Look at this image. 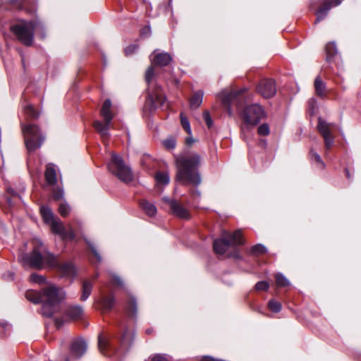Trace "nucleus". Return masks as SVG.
<instances>
[{
    "instance_id": "obj_28",
    "label": "nucleus",
    "mask_w": 361,
    "mask_h": 361,
    "mask_svg": "<svg viewBox=\"0 0 361 361\" xmlns=\"http://www.w3.org/2000/svg\"><path fill=\"white\" fill-rule=\"evenodd\" d=\"M133 330L126 329L121 338L122 344L124 345H128L130 344L133 341Z\"/></svg>"
},
{
    "instance_id": "obj_37",
    "label": "nucleus",
    "mask_w": 361,
    "mask_h": 361,
    "mask_svg": "<svg viewBox=\"0 0 361 361\" xmlns=\"http://www.w3.org/2000/svg\"><path fill=\"white\" fill-rule=\"evenodd\" d=\"M268 307L274 312H279L281 310V304L274 300L269 302Z\"/></svg>"
},
{
    "instance_id": "obj_34",
    "label": "nucleus",
    "mask_w": 361,
    "mask_h": 361,
    "mask_svg": "<svg viewBox=\"0 0 361 361\" xmlns=\"http://www.w3.org/2000/svg\"><path fill=\"white\" fill-rule=\"evenodd\" d=\"M25 114L30 118H35L38 116V113L35 109L33 106L27 104L24 107Z\"/></svg>"
},
{
    "instance_id": "obj_54",
    "label": "nucleus",
    "mask_w": 361,
    "mask_h": 361,
    "mask_svg": "<svg viewBox=\"0 0 361 361\" xmlns=\"http://www.w3.org/2000/svg\"><path fill=\"white\" fill-rule=\"evenodd\" d=\"M314 99H312V101H310V104L311 103H314Z\"/></svg>"
},
{
    "instance_id": "obj_21",
    "label": "nucleus",
    "mask_w": 361,
    "mask_h": 361,
    "mask_svg": "<svg viewBox=\"0 0 361 361\" xmlns=\"http://www.w3.org/2000/svg\"><path fill=\"white\" fill-rule=\"evenodd\" d=\"M98 345L100 352L106 356L111 355L110 351L111 350V346L109 343V340L104 335L100 334L98 338Z\"/></svg>"
},
{
    "instance_id": "obj_16",
    "label": "nucleus",
    "mask_w": 361,
    "mask_h": 361,
    "mask_svg": "<svg viewBox=\"0 0 361 361\" xmlns=\"http://www.w3.org/2000/svg\"><path fill=\"white\" fill-rule=\"evenodd\" d=\"M323 5L316 12L317 19L315 23H317L323 20L328 14L329 11L333 7L338 6L341 3V0H324Z\"/></svg>"
},
{
    "instance_id": "obj_24",
    "label": "nucleus",
    "mask_w": 361,
    "mask_h": 361,
    "mask_svg": "<svg viewBox=\"0 0 361 361\" xmlns=\"http://www.w3.org/2000/svg\"><path fill=\"white\" fill-rule=\"evenodd\" d=\"M140 206L143 211L149 216H154L157 214V207L146 200H141Z\"/></svg>"
},
{
    "instance_id": "obj_23",
    "label": "nucleus",
    "mask_w": 361,
    "mask_h": 361,
    "mask_svg": "<svg viewBox=\"0 0 361 361\" xmlns=\"http://www.w3.org/2000/svg\"><path fill=\"white\" fill-rule=\"evenodd\" d=\"M204 97V92L202 90H198L193 93L190 99V105L192 109L198 108L202 103Z\"/></svg>"
},
{
    "instance_id": "obj_14",
    "label": "nucleus",
    "mask_w": 361,
    "mask_h": 361,
    "mask_svg": "<svg viewBox=\"0 0 361 361\" xmlns=\"http://www.w3.org/2000/svg\"><path fill=\"white\" fill-rule=\"evenodd\" d=\"M166 97L160 88H157L152 93L149 94L147 103L149 104L150 109L162 107L166 103Z\"/></svg>"
},
{
    "instance_id": "obj_33",
    "label": "nucleus",
    "mask_w": 361,
    "mask_h": 361,
    "mask_svg": "<svg viewBox=\"0 0 361 361\" xmlns=\"http://www.w3.org/2000/svg\"><path fill=\"white\" fill-rule=\"evenodd\" d=\"M180 122L183 128L186 131V133L189 135H191V128L188 119L187 117L183 114H180Z\"/></svg>"
},
{
    "instance_id": "obj_36",
    "label": "nucleus",
    "mask_w": 361,
    "mask_h": 361,
    "mask_svg": "<svg viewBox=\"0 0 361 361\" xmlns=\"http://www.w3.org/2000/svg\"><path fill=\"white\" fill-rule=\"evenodd\" d=\"M71 212L70 207L68 204L63 202L59 205V213L63 217H66Z\"/></svg>"
},
{
    "instance_id": "obj_32",
    "label": "nucleus",
    "mask_w": 361,
    "mask_h": 361,
    "mask_svg": "<svg viewBox=\"0 0 361 361\" xmlns=\"http://www.w3.org/2000/svg\"><path fill=\"white\" fill-rule=\"evenodd\" d=\"M149 359L150 361H172L171 357L167 354H154Z\"/></svg>"
},
{
    "instance_id": "obj_38",
    "label": "nucleus",
    "mask_w": 361,
    "mask_h": 361,
    "mask_svg": "<svg viewBox=\"0 0 361 361\" xmlns=\"http://www.w3.org/2000/svg\"><path fill=\"white\" fill-rule=\"evenodd\" d=\"M326 51L328 56H333L336 54V47L334 42H329L326 45Z\"/></svg>"
},
{
    "instance_id": "obj_9",
    "label": "nucleus",
    "mask_w": 361,
    "mask_h": 361,
    "mask_svg": "<svg viewBox=\"0 0 361 361\" xmlns=\"http://www.w3.org/2000/svg\"><path fill=\"white\" fill-rule=\"evenodd\" d=\"M241 117L246 124L256 126L266 117V113L262 106L253 104L247 106L243 110Z\"/></svg>"
},
{
    "instance_id": "obj_26",
    "label": "nucleus",
    "mask_w": 361,
    "mask_h": 361,
    "mask_svg": "<svg viewBox=\"0 0 361 361\" xmlns=\"http://www.w3.org/2000/svg\"><path fill=\"white\" fill-rule=\"evenodd\" d=\"M155 180L157 185H166L169 183L170 178L167 172L159 171L154 176Z\"/></svg>"
},
{
    "instance_id": "obj_20",
    "label": "nucleus",
    "mask_w": 361,
    "mask_h": 361,
    "mask_svg": "<svg viewBox=\"0 0 361 361\" xmlns=\"http://www.w3.org/2000/svg\"><path fill=\"white\" fill-rule=\"evenodd\" d=\"M45 179L46 181L50 185H54L56 183V166L52 164L47 165L45 171Z\"/></svg>"
},
{
    "instance_id": "obj_4",
    "label": "nucleus",
    "mask_w": 361,
    "mask_h": 361,
    "mask_svg": "<svg viewBox=\"0 0 361 361\" xmlns=\"http://www.w3.org/2000/svg\"><path fill=\"white\" fill-rule=\"evenodd\" d=\"M40 214L44 222L49 225L52 233L59 235L63 240H73L75 233L69 226L68 231H66L62 221L54 216L51 209L47 206H42Z\"/></svg>"
},
{
    "instance_id": "obj_7",
    "label": "nucleus",
    "mask_w": 361,
    "mask_h": 361,
    "mask_svg": "<svg viewBox=\"0 0 361 361\" xmlns=\"http://www.w3.org/2000/svg\"><path fill=\"white\" fill-rule=\"evenodd\" d=\"M109 170L124 183L133 180V176L130 169L125 164L123 159L117 154H113L111 161L108 164Z\"/></svg>"
},
{
    "instance_id": "obj_29",
    "label": "nucleus",
    "mask_w": 361,
    "mask_h": 361,
    "mask_svg": "<svg viewBox=\"0 0 361 361\" xmlns=\"http://www.w3.org/2000/svg\"><path fill=\"white\" fill-rule=\"evenodd\" d=\"M275 280L276 286L279 287H286L290 286L289 281L286 279V277L281 273L276 274Z\"/></svg>"
},
{
    "instance_id": "obj_3",
    "label": "nucleus",
    "mask_w": 361,
    "mask_h": 361,
    "mask_svg": "<svg viewBox=\"0 0 361 361\" xmlns=\"http://www.w3.org/2000/svg\"><path fill=\"white\" fill-rule=\"evenodd\" d=\"M200 164V157L197 154H191L185 157L176 159L177 174L176 180L182 184H192L198 185L201 183V178L195 169Z\"/></svg>"
},
{
    "instance_id": "obj_40",
    "label": "nucleus",
    "mask_w": 361,
    "mask_h": 361,
    "mask_svg": "<svg viewBox=\"0 0 361 361\" xmlns=\"http://www.w3.org/2000/svg\"><path fill=\"white\" fill-rule=\"evenodd\" d=\"M164 146L168 149H172L176 147V140L173 137H169L163 141Z\"/></svg>"
},
{
    "instance_id": "obj_18",
    "label": "nucleus",
    "mask_w": 361,
    "mask_h": 361,
    "mask_svg": "<svg viewBox=\"0 0 361 361\" xmlns=\"http://www.w3.org/2000/svg\"><path fill=\"white\" fill-rule=\"evenodd\" d=\"M103 311H110L115 303V298L114 295H104L102 293L100 298L96 300Z\"/></svg>"
},
{
    "instance_id": "obj_5",
    "label": "nucleus",
    "mask_w": 361,
    "mask_h": 361,
    "mask_svg": "<svg viewBox=\"0 0 361 361\" xmlns=\"http://www.w3.org/2000/svg\"><path fill=\"white\" fill-rule=\"evenodd\" d=\"M34 21H20L11 27V31L18 39L26 46H30L33 42L34 31L36 27Z\"/></svg>"
},
{
    "instance_id": "obj_52",
    "label": "nucleus",
    "mask_w": 361,
    "mask_h": 361,
    "mask_svg": "<svg viewBox=\"0 0 361 361\" xmlns=\"http://www.w3.org/2000/svg\"><path fill=\"white\" fill-rule=\"evenodd\" d=\"M192 195H194V196H200V192L197 190H195L194 191H192Z\"/></svg>"
},
{
    "instance_id": "obj_45",
    "label": "nucleus",
    "mask_w": 361,
    "mask_h": 361,
    "mask_svg": "<svg viewBox=\"0 0 361 361\" xmlns=\"http://www.w3.org/2000/svg\"><path fill=\"white\" fill-rule=\"evenodd\" d=\"M137 45H135V44L130 45L125 49V54H126V55L132 54L137 50Z\"/></svg>"
},
{
    "instance_id": "obj_19",
    "label": "nucleus",
    "mask_w": 361,
    "mask_h": 361,
    "mask_svg": "<svg viewBox=\"0 0 361 361\" xmlns=\"http://www.w3.org/2000/svg\"><path fill=\"white\" fill-rule=\"evenodd\" d=\"M213 248L219 258H224L226 252V239L224 237L216 239L213 243Z\"/></svg>"
},
{
    "instance_id": "obj_1",
    "label": "nucleus",
    "mask_w": 361,
    "mask_h": 361,
    "mask_svg": "<svg viewBox=\"0 0 361 361\" xmlns=\"http://www.w3.org/2000/svg\"><path fill=\"white\" fill-rule=\"evenodd\" d=\"M33 245L34 248L32 253L23 255L20 259L25 268L42 269L44 266H48L57 269L58 272L64 277L73 278L75 276L76 269L72 262L59 263L54 255L45 250L39 240H35Z\"/></svg>"
},
{
    "instance_id": "obj_47",
    "label": "nucleus",
    "mask_w": 361,
    "mask_h": 361,
    "mask_svg": "<svg viewBox=\"0 0 361 361\" xmlns=\"http://www.w3.org/2000/svg\"><path fill=\"white\" fill-rule=\"evenodd\" d=\"M89 245H90V249H91L92 253L94 254V257H96V259H97L98 262H100L101 257H100L99 254L98 253V252L97 251V250L92 245H90V244H89Z\"/></svg>"
},
{
    "instance_id": "obj_53",
    "label": "nucleus",
    "mask_w": 361,
    "mask_h": 361,
    "mask_svg": "<svg viewBox=\"0 0 361 361\" xmlns=\"http://www.w3.org/2000/svg\"><path fill=\"white\" fill-rule=\"evenodd\" d=\"M7 192L11 195H15L14 190L11 188H8Z\"/></svg>"
},
{
    "instance_id": "obj_31",
    "label": "nucleus",
    "mask_w": 361,
    "mask_h": 361,
    "mask_svg": "<svg viewBox=\"0 0 361 361\" xmlns=\"http://www.w3.org/2000/svg\"><path fill=\"white\" fill-rule=\"evenodd\" d=\"M267 251V248L262 244L255 245L250 250V252L255 255L264 254Z\"/></svg>"
},
{
    "instance_id": "obj_6",
    "label": "nucleus",
    "mask_w": 361,
    "mask_h": 361,
    "mask_svg": "<svg viewBox=\"0 0 361 361\" xmlns=\"http://www.w3.org/2000/svg\"><path fill=\"white\" fill-rule=\"evenodd\" d=\"M22 131L25 146L29 152L35 151L41 147L44 138L37 126L33 124L22 125Z\"/></svg>"
},
{
    "instance_id": "obj_51",
    "label": "nucleus",
    "mask_w": 361,
    "mask_h": 361,
    "mask_svg": "<svg viewBox=\"0 0 361 361\" xmlns=\"http://www.w3.org/2000/svg\"><path fill=\"white\" fill-rule=\"evenodd\" d=\"M193 142H194V140L191 137H188L186 139L187 145H191Z\"/></svg>"
},
{
    "instance_id": "obj_27",
    "label": "nucleus",
    "mask_w": 361,
    "mask_h": 361,
    "mask_svg": "<svg viewBox=\"0 0 361 361\" xmlns=\"http://www.w3.org/2000/svg\"><path fill=\"white\" fill-rule=\"evenodd\" d=\"M314 88L318 96L324 97L325 95L326 85L319 77H317L314 80Z\"/></svg>"
},
{
    "instance_id": "obj_39",
    "label": "nucleus",
    "mask_w": 361,
    "mask_h": 361,
    "mask_svg": "<svg viewBox=\"0 0 361 361\" xmlns=\"http://www.w3.org/2000/svg\"><path fill=\"white\" fill-rule=\"evenodd\" d=\"M269 132V126L267 123H263L260 125L257 128L258 134L262 136L268 135Z\"/></svg>"
},
{
    "instance_id": "obj_2",
    "label": "nucleus",
    "mask_w": 361,
    "mask_h": 361,
    "mask_svg": "<svg viewBox=\"0 0 361 361\" xmlns=\"http://www.w3.org/2000/svg\"><path fill=\"white\" fill-rule=\"evenodd\" d=\"M26 298L33 303H42V314L51 317L60 309V304L65 297L62 289L53 284H48L41 292L30 290L25 293Z\"/></svg>"
},
{
    "instance_id": "obj_25",
    "label": "nucleus",
    "mask_w": 361,
    "mask_h": 361,
    "mask_svg": "<svg viewBox=\"0 0 361 361\" xmlns=\"http://www.w3.org/2000/svg\"><path fill=\"white\" fill-rule=\"evenodd\" d=\"M92 283L85 280L82 283V295L80 296L81 301H85L91 294L92 289Z\"/></svg>"
},
{
    "instance_id": "obj_17",
    "label": "nucleus",
    "mask_w": 361,
    "mask_h": 361,
    "mask_svg": "<svg viewBox=\"0 0 361 361\" xmlns=\"http://www.w3.org/2000/svg\"><path fill=\"white\" fill-rule=\"evenodd\" d=\"M86 350V343L82 339H75L71 345V355L75 358H79L85 353Z\"/></svg>"
},
{
    "instance_id": "obj_8",
    "label": "nucleus",
    "mask_w": 361,
    "mask_h": 361,
    "mask_svg": "<svg viewBox=\"0 0 361 361\" xmlns=\"http://www.w3.org/2000/svg\"><path fill=\"white\" fill-rule=\"evenodd\" d=\"M111 102L107 99L104 102L101 109V116L104 119V123L101 121H96L94 122V128L100 133L103 139H107L109 137V129L110 128L111 122L113 118V115L111 111Z\"/></svg>"
},
{
    "instance_id": "obj_49",
    "label": "nucleus",
    "mask_w": 361,
    "mask_h": 361,
    "mask_svg": "<svg viewBox=\"0 0 361 361\" xmlns=\"http://www.w3.org/2000/svg\"><path fill=\"white\" fill-rule=\"evenodd\" d=\"M231 99V95H228L227 94V103H228V100ZM226 111H227V114L230 113L229 108H228V104H227Z\"/></svg>"
},
{
    "instance_id": "obj_11",
    "label": "nucleus",
    "mask_w": 361,
    "mask_h": 361,
    "mask_svg": "<svg viewBox=\"0 0 361 361\" xmlns=\"http://www.w3.org/2000/svg\"><path fill=\"white\" fill-rule=\"evenodd\" d=\"M152 66L148 68L145 73L146 82L149 84L154 73V66H166L169 65L172 61L171 56L166 52H158L155 50L151 55Z\"/></svg>"
},
{
    "instance_id": "obj_12",
    "label": "nucleus",
    "mask_w": 361,
    "mask_h": 361,
    "mask_svg": "<svg viewBox=\"0 0 361 361\" xmlns=\"http://www.w3.org/2000/svg\"><path fill=\"white\" fill-rule=\"evenodd\" d=\"M317 130L324 140L325 147L327 149H330L334 141V131L335 124L329 123L319 117L318 118Z\"/></svg>"
},
{
    "instance_id": "obj_44",
    "label": "nucleus",
    "mask_w": 361,
    "mask_h": 361,
    "mask_svg": "<svg viewBox=\"0 0 361 361\" xmlns=\"http://www.w3.org/2000/svg\"><path fill=\"white\" fill-rule=\"evenodd\" d=\"M216 99L222 106L226 104V93L222 91L216 95Z\"/></svg>"
},
{
    "instance_id": "obj_55",
    "label": "nucleus",
    "mask_w": 361,
    "mask_h": 361,
    "mask_svg": "<svg viewBox=\"0 0 361 361\" xmlns=\"http://www.w3.org/2000/svg\"><path fill=\"white\" fill-rule=\"evenodd\" d=\"M346 176L349 178L348 172L347 170H346Z\"/></svg>"
},
{
    "instance_id": "obj_30",
    "label": "nucleus",
    "mask_w": 361,
    "mask_h": 361,
    "mask_svg": "<svg viewBox=\"0 0 361 361\" xmlns=\"http://www.w3.org/2000/svg\"><path fill=\"white\" fill-rule=\"evenodd\" d=\"M126 309H127L128 314L130 316H133L135 314L136 311H137V305H136L135 300L133 298H131L129 300Z\"/></svg>"
},
{
    "instance_id": "obj_42",
    "label": "nucleus",
    "mask_w": 361,
    "mask_h": 361,
    "mask_svg": "<svg viewBox=\"0 0 361 361\" xmlns=\"http://www.w3.org/2000/svg\"><path fill=\"white\" fill-rule=\"evenodd\" d=\"M30 279L32 282L39 284H41L45 281V279L44 276L38 275L37 274H32L30 276Z\"/></svg>"
},
{
    "instance_id": "obj_22",
    "label": "nucleus",
    "mask_w": 361,
    "mask_h": 361,
    "mask_svg": "<svg viewBox=\"0 0 361 361\" xmlns=\"http://www.w3.org/2000/svg\"><path fill=\"white\" fill-rule=\"evenodd\" d=\"M83 314V310L81 306L74 305L71 306L66 311V316L72 320L79 319Z\"/></svg>"
},
{
    "instance_id": "obj_10",
    "label": "nucleus",
    "mask_w": 361,
    "mask_h": 361,
    "mask_svg": "<svg viewBox=\"0 0 361 361\" xmlns=\"http://www.w3.org/2000/svg\"><path fill=\"white\" fill-rule=\"evenodd\" d=\"M241 230H236L232 233L227 232V258H240V250L237 246L245 244Z\"/></svg>"
},
{
    "instance_id": "obj_56",
    "label": "nucleus",
    "mask_w": 361,
    "mask_h": 361,
    "mask_svg": "<svg viewBox=\"0 0 361 361\" xmlns=\"http://www.w3.org/2000/svg\"><path fill=\"white\" fill-rule=\"evenodd\" d=\"M65 361H68V360L66 359Z\"/></svg>"
},
{
    "instance_id": "obj_35",
    "label": "nucleus",
    "mask_w": 361,
    "mask_h": 361,
    "mask_svg": "<svg viewBox=\"0 0 361 361\" xmlns=\"http://www.w3.org/2000/svg\"><path fill=\"white\" fill-rule=\"evenodd\" d=\"M310 154L311 156V158L313 159L315 162L318 164L317 166L320 169H324L325 165L323 162L321 157L315 152H314L312 149L310 150Z\"/></svg>"
},
{
    "instance_id": "obj_15",
    "label": "nucleus",
    "mask_w": 361,
    "mask_h": 361,
    "mask_svg": "<svg viewBox=\"0 0 361 361\" xmlns=\"http://www.w3.org/2000/svg\"><path fill=\"white\" fill-rule=\"evenodd\" d=\"M170 207L171 213L178 218L188 219L190 218V213L187 209L183 207L179 202L173 200H166Z\"/></svg>"
},
{
    "instance_id": "obj_50",
    "label": "nucleus",
    "mask_w": 361,
    "mask_h": 361,
    "mask_svg": "<svg viewBox=\"0 0 361 361\" xmlns=\"http://www.w3.org/2000/svg\"><path fill=\"white\" fill-rule=\"evenodd\" d=\"M55 323L58 328L62 325V322L60 321L59 319H56Z\"/></svg>"
},
{
    "instance_id": "obj_48",
    "label": "nucleus",
    "mask_w": 361,
    "mask_h": 361,
    "mask_svg": "<svg viewBox=\"0 0 361 361\" xmlns=\"http://www.w3.org/2000/svg\"><path fill=\"white\" fill-rule=\"evenodd\" d=\"M112 283L115 285H117L118 286H122V281L121 279L117 276H114L113 278H112Z\"/></svg>"
},
{
    "instance_id": "obj_46",
    "label": "nucleus",
    "mask_w": 361,
    "mask_h": 361,
    "mask_svg": "<svg viewBox=\"0 0 361 361\" xmlns=\"http://www.w3.org/2000/svg\"><path fill=\"white\" fill-rule=\"evenodd\" d=\"M63 197V192L61 190H56L53 192V197L56 200H59Z\"/></svg>"
},
{
    "instance_id": "obj_43",
    "label": "nucleus",
    "mask_w": 361,
    "mask_h": 361,
    "mask_svg": "<svg viewBox=\"0 0 361 361\" xmlns=\"http://www.w3.org/2000/svg\"><path fill=\"white\" fill-rule=\"evenodd\" d=\"M204 120L208 128H211L212 126V120L209 115V113L207 111H204L203 113Z\"/></svg>"
},
{
    "instance_id": "obj_13",
    "label": "nucleus",
    "mask_w": 361,
    "mask_h": 361,
    "mask_svg": "<svg viewBox=\"0 0 361 361\" xmlns=\"http://www.w3.org/2000/svg\"><path fill=\"white\" fill-rule=\"evenodd\" d=\"M257 92L264 98H271L276 92L275 82L271 79L262 80L256 87Z\"/></svg>"
},
{
    "instance_id": "obj_41",
    "label": "nucleus",
    "mask_w": 361,
    "mask_h": 361,
    "mask_svg": "<svg viewBox=\"0 0 361 361\" xmlns=\"http://www.w3.org/2000/svg\"><path fill=\"white\" fill-rule=\"evenodd\" d=\"M269 288V284L267 281H262L255 284V289L257 290H267Z\"/></svg>"
}]
</instances>
